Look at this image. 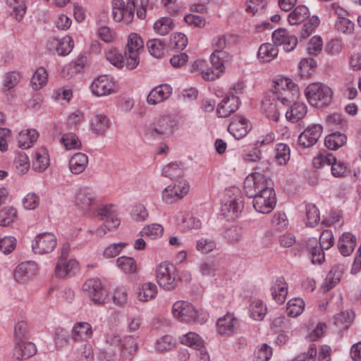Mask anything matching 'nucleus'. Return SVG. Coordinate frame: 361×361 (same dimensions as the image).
I'll list each match as a JSON object with an SVG mask.
<instances>
[{
  "instance_id": "f257e3e1",
  "label": "nucleus",
  "mask_w": 361,
  "mask_h": 361,
  "mask_svg": "<svg viewBox=\"0 0 361 361\" xmlns=\"http://www.w3.org/2000/svg\"><path fill=\"white\" fill-rule=\"evenodd\" d=\"M172 313L176 319L187 323L195 322L203 324L209 317L206 312L196 310L192 304L184 300H179L173 304Z\"/></svg>"
},
{
  "instance_id": "f03ea898",
  "label": "nucleus",
  "mask_w": 361,
  "mask_h": 361,
  "mask_svg": "<svg viewBox=\"0 0 361 361\" xmlns=\"http://www.w3.org/2000/svg\"><path fill=\"white\" fill-rule=\"evenodd\" d=\"M275 137L271 131L253 130L250 141V162L262 161L263 149L274 142Z\"/></svg>"
},
{
  "instance_id": "7ed1b4c3",
  "label": "nucleus",
  "mask_w": 361,
  "mask_h": 361,
  "mask_svg": "<svg viewBox=\"0 0 361 361\" xmlns=\"http://www.w3.org/2000/svg\"><path fill=\"white\" fill-rule=\"evenodd\" d=\"M275 137L271 131L253 130L250 141V162L262 161L263 149L274 142Z\"/></svg>"
},
{
  "instance_id": "20e7f679",
  "label": "nucleus",
  "mask_w": 361,
  "mask_h": 361,
  "mask_svg": "<svg viewBox=\"0 0 361 361\" xmlns=\"http://www.w3.org/2000/svg\"><path fill=\"white\" fill-rule=\"evenodd\" d=\"M243 208V197L238 188H233L226 191L221 209V214L226 220H234Z\"/></svg>"
},
{
  "instance_id": "39448f33",
  "label": "nucleus",
  "mask_w": 361,
  "mask_h": 361,
  "mask_svg": "<svg viewBox=\"0 0 361 361\" xmlns=\"http://www.w3.org/2000/svg\"><path fill=\"white\" fill-rule=\"evenodd\" d=\"M305 94L311 106L322 107L331 102L333 92L331 89L324 83L312 82L306 87Z\"/></svg>"
},
{
  "instance_id": "423d86ee",
  "label": "nucleus",
  "mask_w": 361,
  "mask_h": 361,
  "mask_svg": "<svg viewBox=\"0 0 361 361\" xmlns=\"http://www.w3.org/2000/svg\"><path fill=\"white\" fill-rule=\"evenodd\" d=\"M176 125L175 120L171 116H161L145 127V135L149 139H162L173 133Z\"/></svg>"
},
{
  "instance_id": "0eeeda50",
  "label": "nucleus",
  "mask_w": 361,
  "mask_h": 361,
  "mask_svg": "<svg viewBox=\"0 0 361 361\" xmlns=\"http://www.w3.org/2000/svg\"><path fill=\"white\" fill-rule=\"evenodd\" d=\"M273 93L281 104H290L299 94L298 86L288 78H276L273 82Z\"/></svg>"
},
{
  "instance_id": "6e6552de",
  "label": "nucleus",
  "mask_w": 361,
  "mask_h": 361,
  "mask_svg": "<svg viewBox=\"0 0 361 361\" xmlns=\"http://www.w3.org/2000/svg\"><path fill=\"white\" fill-rule=\"evenodd\" d=\"M157 280L158 284L164 290H172L176 286L178 281L177 269L170 263L163 262L157 267Z\"/></svg>"
},
{
  "instance_id": "1a4fd4ad",
  "label": "nucleus",
  "mask_w": 361,
  "mask_h": 361,
  "mask_svg": "<svg viewBox=\"0 0 361 361\" xmlns=\"http://www.w3.org/2000/svg\"><path fill=\"white\" fill-rule=\"evenodd\" d=\"M250 168L252 171L250 176L252 177L253 188L255 192L267 190L268 188H274L272 180L267 176L268 169L267 162L259 161L250 162Z\"/></svg>"
},
{
  "instance_id": "9d476101",
  "label": "nucleus",
  "mask_w": 361,
  "mask_h": 361,
  "mask_svg": "<svg viewBox=\"0 0 361 361\" xmlns=\"http://www.w3.org/2000/svg\"><path fill=\"white\" fill-rule=\"evenodd\" d=\"M253 196L254 209L262 214H269L274 210L276 204V195L274 188L255 192Z\"/></svg>"
},
{
  "instance_id": "9b49d317",
  "label": "nucleus",
  "mask_w": 361,
  "mask_h": 361,
  "mask_svg": "<svg viewBox=\"0 0 361 361\" xmlns=\"http://www.w3.org/2000/svg\"><path fill=\"white\" fill-rule=\"evenodd\" d=\"M144 49V42L140 36L137 33H130L127 42V53L128 56L126 62V68L129 70L135 68L139 64V54Z\"/></svg>"
},
{
  "instance_id": "f8f14e48",
  "label": "nucleus",
  "mask_w": 361,
  "mask_h": 361,
  "mask_svg": "<svg viewBox=\"0 0 361 361\" xmlns=\"http://www.w3.org/2000/svg\"><path fill=\"white\" fill-rule=\"evenodd\" d=\"M112 16L115 21L123 20L126 24L132 22L135 9V0H128L126 4L123 0L112 1Z\"/></svg>"
},
{
  "instance_id": "ddd939ff",
  "label": "nucleus",
  "mask_w": 361,
  "mask_h": 361,
  "mask_svg": "<svg viewBox=\"0 0 361 361\" xmlns=\"http://www.w3.org/2000/svg\"><path fill=\"white\" fill-rule=\"evenodd\" d=\"M57 239L54 234L44 232L37 235L32 242V249L35 254L51 253L56 247Z\"/></svg>"
},
{
  "instance_id": "4468645a",
  "label": "nucleus",
  "mask_w": 361,
  "mask_h": 361,
  "mask_svg": "<svg viewBox=\"0 0 361 361\" xmlns=\"http://www.w3.org/2000/svg\"><path fill=\"white\" fill-rule=\"evenodd\" d=\"M189 188V183L185 180L176 181L164 189L162 199L166 203H174L185 196Z\"/></svg>"
},
{
  "instance_id": "2eb2a0df",
  "label": "nucleus",
  "mask_w": 361,
  "mask_h": 361,
  "mask_svg": "<svg viewBox=\"0 0 361 361\" xmlns=\"http://www.w3.org/2000/svg\"><path fill=\"white\" fill-rule=\"evenodd\" d=\"M274 43L283 46L286 51H293L298 44V38L290 33L285 28H279L274 30L271 35Z\"/></svg>"
},
{
  "instance_id": "dca6fc26",
  "label": "nucleus",
  "mask_w": 361,
  "mask_h": 361,
  "mask_svg": "<svg viewBox=\"0 0 361 361\" xmlns=\"http://www.w3.org/2000/svg\"><path fill=\"white\" fill-rule=\"evenodd\" d=\"M82 290L87 293L92 300L97 305L104 302L105 293L99 279H90L82 286Z\"/></svg>"
},
{
  "instance_id": "f3484780",
  "label": "nucleus",
  "mask_w": 361,
  "mask_h": 361,
  "mask_svg": "<svg viewBox=\"0 0 361 361\" xmlns=\"http://www.w3.org/2000/svg\"><path fill=\"white\" fill-rule=\"evenodd\" d=\"M323 128L319 124H314L307 128L298 137V145L304 148L313 146L321 137Z\"/></svg>"
},
{
  "instance_id": "a211bd4d",
  "label": "nucleus",
  "mask_w": 361,
  "mask_h": 361,
  "mask_svg": "<svg viewBox=\"0 0 361 361\" xmlns=\"http://www.w3.org/2000/svg\"><path fill=\"white\" fill-rule=\"evenodd\" d=\"M38 271V266L35 262H24L18 265L13 272L16 282L24 283L34 276Z\"/></svg>"
},
{
  "instance_id": "6ab92c4d",
  "label": "nucleus",
  "mask_w": 361,
  "mask_h": 361,
  "mask_svg": "<svg viewBox=\"0 0 361 361\" xmlns=\"http://www.w3.org/2000/svg\"><path fill=\"white\" fill-rule=\"evenodd\" d=\"M172 90V87L168 84L159 85L149 92L147 102L152 105L159 104L170 97Z\"/></svg>"
},
{
  "instance_id": "aec40b11",
  "label": "nucleus",
  "mask_w": 361,
  "mask_h": 361,
  "mask_svg": "<svg viewBox=\"0 0 361 361\" xmlns=\"http://www.w3.org/2000/svg\"><path fill=\"white\" fill-rule=\"evenodd\" d=\"M37 353V348L34 343L26 340L16 341L13 350V357L16 360L28 359L35 355Z\"/></svg>"
},
{
  "instance_id": "412c9836",
  "label": "nucleus",
  "mask_w": 361,
  "mask_h": 361,
  "mask_svg": "<svg viewBox=\"0 0 361 361\" xmlns=\"http://www.w3.org/2000/svg\"><path fill=\"white\" fill-rule=\"evenodd\" d=\"M92 93L97 97L110 94L114 91V84L106 75L95 79L92 85Z\"/></svg>"
},
{
  "instance_id": "4be33fe9",
  "label": "nucleus",
  "mask_w": 361,
  "mask_h": 361,
  "mask_svg": "<svg viewBox=\"0 0 361 361\" xmlns=\"http://www.w3.org/2000/svg\"><path fill=\"white\" fill-rule=\"evenodd\" d=\"M238 97L234 95L226 96L218 104L216 114L218 116L221 118L228 117L238 109Z\"/></svg>"
},
{
  "instance_id": "5701e85b",
  "label": "nucleus",
  "mask_w": 361,
  "mask_h": 361,
  "mask_svg": "<svg viewBox=\"0 0 361 361\" xmlns=\"http://www.w3.org/2000/svg\"><path fill=\"white\" fill-rule=\"evenodd\" d=\"M237 326L238 319L231 314L220 317L216 322L217 331L220 335H231Z\"/></svg>"
},
{
  "instance_id": "b1692460",
  "label": "nucleus",
  "mask_w": 361,
  "mask_h": 361,
  "mask_svg": "<svg viewBox=\"0 0 361 361\" xmlns=\"http://www.w3.org/2000/svg\"><path fill=\"white\" fill-rule=\"evenodd\" d=\"M113 207L112 205H104L97 210V215L101 217V219H105V226L109 231L116 228L120 224V220L114 214Z\"/></svg>"
},
{
  "instance_id": "393cba45",
  "label": "nucleus",
  "mask_w": 361,
  "mask_h": 361,
  "mask_svg": "<svg viewBox=\"0 0 361 361\" xmlns=\"http://www.w3.org/2000/svg\"><path fill=\"white\" fill-rule=\"evenodd\" d=\"M271 293L273 299L279 304L285 302L288 294V284L284 279H276L271 287Z\"/></svg>"
},
{
  "instance_id": "a878e982",
  "label": "nucleus",
  "mask_w": 361,
  "mask_h": 361,
  "mask_svg": "<svg viewBox=\"0 0 361 361\" xmlns=\"http://www.w3.org/2000/svg\"><path fill=\"white\" fill-rule=\"evenodd\" d=\"M356 246V238L350 233H343L338 241V248L343 256L350 255Z\"/></svg>"
},
{
  "instance_id": "bb28decb",
  "label": "nucleus",
  "mask_w": 361,
  "mask_h": 361,
  "mask_svg": "<svg viewBox=\"0 0 361 361\" xmlns=\"http://www.w3.org/2000/svg\"><path fill=\"white\" fill-rule=\"evenodd\" d=\"M87 164V156L84 153L78 152L71 157L68 165L72 173L80 174L85 170Z\"/></svg>"
},
{
  "instance_id": "cd10ccee",
  "label": "nucleus",
  "mask_w": 361,
  "mask_h": 361,
  "mask_svg": "<svg viewBox=\"0 0 361 361\" xmlns=\"http://www.w3.org/2000/svg\"><path fill=\"white\" fill-rule=\"evenodd\" d=\"M267 314V304L261 299L252 300L250 303V318L255 321H262Z\"/></svg>"
},
{
  "instance_id": "c85d7f7f",
  "label": "nucleus",
  "mask_w": 361,
  "mask_h": 361,
  "mask_svg": "<svg viewBox=\"0 0 361 361\" xmlns=\"http://www.w3.org/2000/svg\"><path fill=\"white\" fill-rule=\"evenodd\" d=\"M228 132L237 140L245 137L247 134V120L245 118L233 119L228 127Z\"/></svg>"
},
{
  "instance_id": "c756f323",
  "label": "nucleus",
  "mask_w": 361,
  "mask_h": 361,
  "mask_svg": "<svg viewBox=\"0 0 361 361\" xmlns=\"http://www.w3.org/2000/svg\"><path fill=\"white\" fill-rule=\"evenodd\" d=\"M279 54V49L275 44H262L258 50V59L263 62H269L275 59Z\"/></svg>"
},
{
  "instance_id": "7c9ffc66",
  "label": "nucleus",
  "mask_w": 361,
  "mask_h": 361,
  "mask_svg": "<svg viewBox=\"0 0 361 361\" xmlns=\"http://www.w3.org/2000/svg\"><path fill=\"white\" fill-rule=\"evenodd\" d=\"M307 111V106L304 103L295 102L286 111V117L292 123H295L305 117Z\"/></svg>"
},
{
  "instance_id": "2f4dec72",
  "label": "nucleus",
  "mask_w": 361,
  "mask_h": 361,
  "mask_svg": "<svg viewBox=\"0 0 361 361\" xmlns=\"http://www.w3.org/2000/svg\"><path fill=\"white\" fill-rule=\"evenodd\" d=\"M347 137L344 133L335 132L325 137L324 145L331 150H336L346 142Z\"/></svg>"
},
{
  "instance_id": "473e14b6",
  "label": "nucleus",
  "mask_w": 361,
  "mask_h": 361,
  "mask_svg": "<svg viewBox=\"0 0 361 361\" xmlns=\"http://www.w3.org/2000/svg\"><path fill=\"white\" fill-rule=\"evenodd\" d=\"M35 157L34 166L38 171H44L49 166L48 151L44 147L37 149L33 154Z\"/></svg>"
},
{
  "instance_id": "72a5a7b5",
  "label": "nucleus",
  "mask_w": 361,
  "mask_h": 361,
  "mask_svg": "<svg viewBox=\"0 0 361 361\" xmlns=\"http://www.w3.org/2000/svg\"><path fill=\"white\" fill-rule=\"evenodd\" d=\"M105 57L112 65L118 68H121L124 66H126L127 59L128 56H127V53H125L123 56L118 49L111 48L106 51Z\"/></svg>"
},
{
  "instance_id": "f704fd0d",
  "label": "nucleus",
  "mask_w": 361,
  "mask_h": 361,
  "mask_svg": "<svg viewBox=\"0 0 361 361\" xmlns=\"http://www.w3.org/2000/svg\"><path fill=\"white\" fill-rule=\"evenodd\" d=\"M92 334V326L87 322H78L72 329V337L75 341L89 338Z\"/></svg>"
},
{
  "instance_id": "c9c22d12",
  "label": "nucleus",
  "mask_w": 361,
  "mask_h": 361,
  "mask_svg": "<svg viewBox=\"0 0 361 361\" xmlns=\"http://www.w3.org/2000/svg\"><path fill=\"white\" fill-rule=\"evenodd\" d=\"M290 149L288 145L278 143L275 147L274 160L278 165H286L290 159Z\"/></svg>"
},
{
  "instance_id": "e433bc0d",
  "label": "nucleus",
  "mask_w": 361,
  "mask_h": 361,
  "mask_svg": "<svg viewBox=\"0 0 361 361\" xmlns=\"http://www.w3.org/2000/svg\"><path fill=\"white\" fill-rule=\"evenodd\" d=\"M157 294L156 285L151 282L145 283L139 288L138 299L140 301L147 302L152 300Z\"/></svg>"
},
{
  "instance_id": "4c0bfd02",
  "label": "nucleus",
  "mask_w": 361,
  "mask_h": 361,
  "mask_svg": "<svg viewBox=\"0 0 361 361\" xmlns=\"http://www.w3.org/2000/svg\"><path fill=\"white\" fill-rule=\"evenodd\" d=\"M146 46L152 56L155 58H160L164 54L166 44L164 40L152 39L147 42Z\"/></svg>"
},
{
  "instance_id": "58836bf2",
  "label": "nucleus",
  "mask_w": 361,
  "mask_h": 361,
  "mask_svg": "<svg viewBox=\"0 0 361 361\" xmlns=\"http://www.w3.org/2000/svg\"><path fill=\"white\" fill-rule=\"evenodd\" d=\"M180 343L192 348L195 350L201 349L204 345V341L200 336L194 332H188L179 337Z\"/></svg>"
},
{
  "instance_id": "ea45409f",
  "label": "nucleus",
  "mask_w": 361,
  "mask_h": 361,
  "mask_svg": "<svg viewBox=\"0 0 361 361\" xmlns=\"http://www.w3.org/2000/svg\"><path fill=\"white\" fill-rule=\"evenodd\" d=\"M343 274V268L341 266L334 267L327 274L324 288L329 291L334 288L341 280Z\"/></svg>"
},
{
  "instance_id": "a19ab883",
  "label": "nucleus",
  "mask_w": 361,
  "mask_h": 361,
  "mask_svg": "<svg viewBox=\"0 0 361 361\" xmlns=\"http://www.w3.org/2000/svg\"><path fill=\"white\" fill-rule=\"evenodd\" d=\"M109 127L110 121L105 115H96L91 121V129L97 134H103Z\"/></svg>"
},
{
  "instance_id": "79ce46f5",
  "label": "nucleus",
  "mask_w": 361,
  "mask_h": 361,
  "mask_svg": "<svg viewBox=\"0 0 361 361\" xmlns=\"http://www.w3.org/2000/svg\"><path fill=\"white\" fill-rule=\"evenodd\" d=\"M38 137L37 132L34 129H28L26 132L21 131L18 137V145L23 149H27L32 147V144Z\"/></svg>"
},
{
  "instance_id": "37998d69",
  "label": "nucleus",
  "mask_w": 361,
  "mask_h": 361,
  "mask_svg": "<svg viewBox=\"0 0 361 361\" xmlns=\"http://www.w3.org/2000/svg\"><path fill=\"white\" fill-rule=\"evenodd\" d=\"M48 73L44 68H37L32 75L30 80L31 85L35 90L42 88L47 82Z\"/></svg>"
},
{
  "instance_id": "c03bdc74",
  "label": "nucleus",
  "mask_w": 361,
  "mask_h": 361,
  "mask_svg": "<svg viewBox=\"0 0 361 361\" xmlns=\"http://www.w3.org/2000/svg\"><path fill=\"white\" fill-rule=\"evenodd\" d=\"M308 16V8L305 6H298L289 13L288 22L290 25H298L303 22Z\"/></svg>"
},
{
  "instance_id": "a18cd8bd",
  "label": "nucleus",
  "mask_w": 361,
  "mask_h": 361,
  "mask_svg": "<svg viewBox=\"0 0 361 361\" xmlns=\"http://www.w3.org/2000/svg\"><path fill=\"white\" fill-rule=\"evenodd\" d=\"M77 262L75 259L58 261L55 267V274L58 278L66 277L75 267Z\"/></svg>"
},
{
  "instance_id": "49530a36",
  "label": "nucleus",
  "mask_w": 361,
  "mask_h": 361,
  "mask_svg": "<svg viewBox=\"0 0 361 361\" xmlns=\"http://www.w3.org/2000/svg\"><path fill=\"white\" fill-rule=\"evenodd\" d=\"M317 239L312 238L308 241L307 245L310 252L312 262L321 264L324 262L325 256L323 251L324 249L321 247H317Z\"/></svg>"
},
{
  "instance_id": "de8ad7c7",
  "label": "nucleus",
  "mask_w": 361,
  "mask_h": 361,
  "mask_svg": "<svg viewBox=\"0 0 361 361\" xmlns=\"http://www.w3.org/2000/svg\"><path fill=\"white\" fill-rule=\"evenodd\" d=\"M273 355L272 348L267 343L257 345L254 351V361H269Z\"/></svg>"
},
{
  "instance_id": "09e8293b",
  "label": "nucleus",
  "mask_w": 361,
  "mask_h": 361,
  "mask_svg": "<svg viewBox=\"0 0 361 361\" xmlns=\"http://www.w3.org/2000/svg\"><path fill=\"white\" fill-rule=\"evenodd\" d=\"M305 308V302L302 299L295 298L290 299L286 307V312L289 317H296L301 314Z\"/></svg>"
},
{
  "instance_id": "8fccbe9b",
  "label": "nucleus",
  "mask_w": 361,
  "mask_h": 361,
  "mask_svg": "<svg viewBox=\"0 0 361 361\" xmlns=\"http://www.w3.org/2000/svg\"><path fill=\"white\" fill-rule=\"evenodd\" d=\"M118 268L125 274H134L137 270V264L133 257L122 256L116 259Z\"/></svg>"
},
{
  "instance_id": "3c124183",
  "label": "nucleus",
  "mask_w": 361,
  "mask_h": 361,
  "mask_svg": "<svg viewBox=\"0 0 361 361\" xmlns=\"http://www.w3.org/2000/svg\"><path fill=\"white\" fill-rule=\"evenodd\" d=\"M334 324L341 328H348L354 319V313L352 311H342L334 317Z\"/></svg>"
},
{
  "instance_id": "603ef678",
  "label": "nucleus",
  "mask_w": 361,
  "mask_h": 361,
  "mask_svg": "<svg viewBox=\"0 0 361 361\" xmlns=\"http://www.w3.org/2000/svg\"><path fill=\"white\" fill-rule=\"evenodd\" d=\"M93 201V195L87 189H80L77 193L76 204L84 210L90 209Z\"/></svg>"
},
{
  "instance_id": "864d4df0",
  "label": "nucleus",
  "mask_w": 361,
  "mask_h": 361,
  "mask_svg": "<svg viewBox=\"0 0 361 361\" xmlns=\"http://www.w3.org/2000/svg\"><path fill=\"white\" fill-rule=\"evenodd\" d=\"M173 28V21L171 18L163 17L157 20L154 24V30L161 35H166Z\"/></svg>"
},
{
  "instance_id": "5fc2aeb1",
  "label": "nucleus",
  "mask_w": 361,
  "mask_h": 361,
  "mask_svg": "<svg viewBox=\"0 0 361 361\" xmlns=\"http://www.w3.org/2000/svg\"><path fill=\"white\" fill-rule=\"evenodd\" d=\"M334 26L337 31L348 35L353 33L355 24L347 18L338 17L335 22Z\"/></svg>"
},
{
  "instance_id": "6e6d98bb",
  "label": "nucleus",
  "mask_w": 361,
  "mask_h": 361,
  "mask_svg": "<svg viewBox=\"0 0 361 361\" xmlns=\"http://www.w3.org/2000/svg\"><path fill=\"white\" fill-rule=\"evenodd\" d=\"M162 174L170 178L182 176L183 175V165L178 163H171L164 166Z\"/></svg>"
},
{
  "instance_id": "4d7b16f0",
  "label": "nucleus",
  "mask_w": 361,
  "mask_h": 361,
  "mask_svg": "<svg viewBox=\"0 0 361 361\" xmlns=\"http://www.w3.org/2000/svg\"><path fill=\"white\" fill-rule=\"evenodd\" d=\"M164 228L161 225L152 224L145 226L140 233L143 237H148L151 239H156L162 235Z\"/></svg>"
},
{
  "instance_id": "13d9d810",
  "label": "nucleus",
  "mask_w": 361,
  "mask_h": 361,
  "mask_svg": "<svg viewBox=\"0 0 361 361\" xmlns=\"http://www.w3.org/2000/svg\"><path fill=\"white\" fill-rule=\"evenodd\" d=\"M317 66L316 61L312 58H306L300 61L299 68L302 77H310Z\"/></svg>"
},
{
  "instance_id": "bf43d9fd",
  "label": "nucleus",
  "mask_w": 361,
  "mask_h": 361,
  "mask_svg": "<svg viewBox=\"0 0 361 361\" xmlns=\"http://www.w3.org/2000/svg\"><path fill=\"white\" fill-rule=\"evenodd\" d=\"M307 225L314 227L320 220L319 211L313 204L306 205Z\"/></svg>"
},
{
  "instance_id": "052dcab7",
  "label": "nucleus",
  "mask_w": 361,
  "mask_h": 361,
  "mask_svg": "<svg viewBox=\"0 0 361 361\" xmlns=\"http://www.w3.org/2000/svg\"><path fill=\"white\" fill-rule=\"evenodd\" d=\"M73 40L71 37L66 36L58 43L56 51L60 56L68 55L73 48Z\"/></svg>"
},
{
  "instance_id": "680f3d73",
  "label": "nucleus",
  "mask_w": 361,
  "mask_h": 361,
  "mask_svg": "<svg viewBox=\"0 0 361 361\" xmlns=\"http://www.w3.org/2000/svg\"><path fill=\"white\" fill-rule=\"evenodd\" d=\"M17 212L13 207L4 208L0 212V226H9L16 218Z\"/></svg>"
},
{
  "instance_id": "e2e57ef3",
  "label": "nucleus",
  "mask_w": 361,
  "mask_h": 361,
  "mask_svg": "<svg viewBox=\"0 0 361 361\" xmlns=\"http://www.w3.org/2000/svg\"><path fill=\"white\" fill-rule=\"evenodd\" d=\"M61 141L67 149H78L81 145L78 137L73 133L64 134Z\"/></svg>"
},
{
  "instance_id": "0e129e2a",
  "label": "nucleus",
  "mask_w": 361,
  "mask_h": 361,
  "mask_svg": "<svg viewBox=\"0 0 361 361\" xmlns=\"http://www.w3.org/2000/svg\"><path fill=\"white\" fill-rule=\"evenodd\" d=\"M272 227L277 231H281L288 227V221L284 213H276L271 220Z\"/></svg>"
},
{
  "instance_id": "69168bd1",
  "label": "nucleus",
  "mask_w": 361,
  "mask_h": 361,
  "mask_svg": "<svg viewBox=\"0 0 361 361\" xmlns=\"http://www.w3.org/2000/svg\"><path fill=\"white\" fill-rule=\"evenodd\" d=\"M326 124L331 128L342 129L346 126V121L341 114H333L326 118Z\"/></svg>"
},
{
  "instance_id": "338daca9",
  "label": "nucleus",
  "mask_w": 361,
  "mask_h": 361,
  "mask_svg": "<svg viewBox=\"0 0 361 361\" xmlns=\"http://www.w3.org/2000/svg\"><path fill=\"white\" fill-rule=\"evenodd\" d=\"M22 203L25 209H35L39 204V197L35 192H29L23 197Z\"/></svg>"
},
{
  "instance_id": "774afa93",
  "label": "nucleus",
  "mask_w": 361,
  "mask_h": 361,
  "mask_svg": "<svg viewBox=\"0 0 361 361\" xmlns=\"http://www.w3.org/2000/svg\"><path fill=\"white\" fill-rule=\"evenodd\" d=\"M317 353L316 345L312 343L310 345L307 352L301 353L291 361H315Z\"/></svg>"
}]
</instances>
